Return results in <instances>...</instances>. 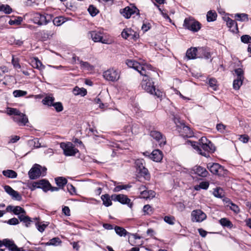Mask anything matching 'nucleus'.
<instances>
[{"instance_id": "nucleus-1", "label": "nucleus", "mask_w": 251, "mask_h": 251, "mask_svg": "<svg viewBox=\"0 0 251 251\" xmlns=\"http://www.w3.org/2000/svg\"><path fill=\"white\" fill-rule=\"evenodd\" d=\"M126 64L128 67L134 69L138 71L140 75L144 76L141 83V87L144 90L157 98L162 97V92L160 90L155 89L154 82L150 77V72L149 71L151 70L152 68L151 65L139 63L132 60H127Z\"/></svg>"}, {"instance_id": "nucleus-2", "label": "nucleus", "mask_w": 251, "mask_h": 251, "mask_svg": "<svg viewBox=\"0 0 251 251\" xmlns=\"http://www.w3.org/2000/svg\"><path fill=\"white\" fill-rule=\"evenodd\" d=\"M7 113L10 115H13V120L19 126H24L28 122L27 116L19 110L14 108H8Z\"/></svg>"}, {"instance_id": "nucleus-3", "label": "nucleus", "mask_w": 251, "mask_h": 251, "mask_svg": "<svg viewBox=\"0 0 251 251\" xmlns=\"http://www.w3.org/2000/svg\"><path fill=\"white\" fill-rule=\"evenodd\" d=\"M203 52V48H189L186 53V57L187 59H193L197 57H205L208 59L210 57V54L209 52H204V54H200L199 52Z\"/></svg>"}, {"instance_id": "nucleus-4", "label": "nucleus", "mask_w": 251, "mask_h": 251, "mask_svg": "<svg viewBox=\"0 0 251 251\" xmlns=\"http://www.w3.org/2000/svg\"><path fill=\"white\" fill-rule=\"evenodd\" d=\"M52 18L51 14L36 13L34 15L33 22L39 25H46L52 20Z\"/></svg>"}, {"instance_id": "nucleus-5", "label": "nucleus", "mask_w": 251, "mask_h": 251, "mask_svg": "<svg viewBox=\"0 0 251 251\" xmlns=\"http://www.w3.org/2000/svg\"><path fill=\"white\" fill-rule=\"evenodd\" d=\"M47 168L35 164L28 172V176L31 179H35L41 176H44L46 174Z\"/></svg>"}, {"instance_id": "nucleus-6", "label": "nucleus", "mask_w": 251, "mask_h": 251, "mask_svg": "<svg viewBox=\"0 0 251 251\" xmlns=\"http://www.w3.org/2000/svg\"><path fill=\"white\" fill-rule=\"evenodd\" d=\"M121 72L118 69L114 68H110L103 72V78L109 81L116 82L120 77Z\"/></svg>"}, {"instance_id": "nucleus-7", "label": "nucleus", "mask_w": 251, "mask_h": 251, "mask_svg": "<svg viewBox=\"0 0 251 251\" xmlns=\"http://www.w3.org/2000/svg\"><path fill=\"white\" fill-rule=\"evenodd\" d=\"M207 168L212 174L219 176H224L227 173V171L219 163H208Z\"/></svg>"}, {"instance_id": "nucleus-8", "label": "nucleus", "mask_w": 251, "mask_h": 251, "mask_svg": "<svg viewBox=\"0 0 251 251\" xmlns=\"http://www.w3.org/2000/svg\"><path fill=\"white\" fill-rule=\"evenodd\" d=\"M183 26L193 32L198 31L201 27V25L199 22L190 18L184 20Z\"/></svg>"}, {"instance_id": "nucleus-9", "label": "nucleus", "mask_w": 251, "mask_h": 251, "mask_svg": "<svg viewBox=\"0 0 251 251\" xmlns=\"http://www.w3.org/2000/svg\"><path fill=\"white\" fill-rule=\"evenodd\" d=\"M60 147L63 150L64 154L66 156H74L78 151V150L75 148L71 142L67 143H61Z\"/></svg>"}, {"instance_id": "nucleus-10", "label": "nucleus", "mask_w": 251, "mask_h": 251, "mask_svg": "<svg viewBox=\"0 0 251 251\" xmlns=\"http://www.w3.org/2000/svg\"><path fill=\"white\" fill-rule=\"evenodd\" d=\"M90 34L95 42H99L103 44H109L112 42V40L104 38L102 35V32L100 31H92L90 32Z\"/></svg>"}, {"instance_id": "nucleus-11", "label": "nucleus", "mask_w": 251, "mask_h": 251, "mask_svg": "<svg viewBox=\"0 0 251 251\" xmlns=\"http://www.w3.org/2000/svg\"><path fill=\"white\" fill-rule=\"evenodd\" d=\"M50 186V184L48 180L41 179L33 182L30 189L32 191H33L36 188H41L43 191L46 192L49 190Z\"/></svg>"}, {"instance_id": "nucleus-12", "label": "nucleus", "mask_w": 251, "mask_h": 251, "mask_svg": "<svg viewBox=\"0 0 251 251\" xmlns=\"http://www.w3.org/2000/svg\"><path fill=\"white\" fill-rule=\"evenodd\" d=\"M111 198L115 201H119L123 204H127L130 208H132L133 203L131 202L130 199L127 198L126 195L123 194H113L111 195Z\"/></svg>"}, {"instance_id": "nucleus-13", "label": "nucleus", "mask_w": 251, "mask_h": 251, "mask_svg": "<svg viewBox=\"0 0 251 251\" xmlns=\"http://www.w3.org/2000/svg\"><path fill=\"white\" fill-rule=\"evenodd\" d=\"M192 221L201 222L206 218V214L200 209L193 210L191 213Z\"/></svg>"}, {"instance_id": "nucleus-14", "label": "nucleus", "mask_w": 251, "mask_h": 251, "mask_svg": "<svg viewBox=\"0 0 251 251\" xmlns=\"http://www.w3.org/2000/svg\"><path fill=\"white\" fill-rule=\"evenodd\" d=\"M121 35L125 39L129 38L134 40H136L139 37V34L131 28L124 29L121 33Z\"/></svg>"}, {"instance_id": "nucleus-15", "label": "nucleus", "mask_w": 251, "mask_h": 251, "mask_svg": "<svg viewBox=\"0 0 251 251\" xmlns=\"http://www.w3.org/2000/svg\"><path fill=\"white\" fill-rule=\"evenodd\" d=\"M150 136L159 143L160 146L166 144V138L159 131L153 130L150 132Z\"/></svg>"}, {"instance_id": "nucleus-16", "label": "nucleus", "mask_w": 251, "mask_h": 251, "mask_svg": "<svg viewBox=\"0 0 251 251\" xmlns=\"http://www.w3.org/2000/svg\"><path fill=\"white\" fill-rule=\"evenodd\" d=\"M178 130L180 135L183 137L190 138L194 135L190 128L183 124H181L180 126L178 127Z\"/></svg>"}, {"instance_id": "nucleus-17", "label": "nucleus", "mask_w": 251, "mask_h": 251, "mask_svg": "<svg viewBox=\"0 0 251 251\" xmlns=\"http://www.w3.org/2000/svg\"><path fill=\"white\" fill-rule=\"evenodd\" d=\"M137 13V15H139V10L134 6L130 7L127 6L122 10L121 14L126 19H129L131 16Z\"/></svg>"}, {"instance_id": "nucleus-18", "label": "nucleus", "mask_w": 251, "mask_h": 251, "mask_svg": "<svg viewBox=\"0 0 251 251\" xmlns=\"http://www.w3.org/2000/svg\"><path fill=\"white\" fill-rule=\"evenodd\" d=\"M3 245L11 251H24L23 248H19L12 240L4 239L3 240Z\"/></svg>"}, {"instance_id": "nucleus-19", "label": "nucleus", "mask_w": 251, "mask_h": 251, "mask_svg": "<svg viewBox=\"0 0 251 251\" xmlns=\"http://www.w3.org/2000/svg\"><path fill=\"white\" fill-rule=\"evenodd\" d=\"M4 189L13 199L17 201H21L22 200V196L19 192L15 191L10 186L5 185L4 186Z\"/></svg>"}, {"instance_id": "nucleus-20", "label": "nucleus", "mask_w": 251, "mask_h": 251, "mask_svg": "<svg viewBox=\"0 0 251 251\" xmlns=\"http://www.w3.org/2000/svg\"><path fill=\"white\" fill-rule=\"evenodd\" d=\"M192 171L195 174L203 177H206L209 174L205 168L200 166H194L192 169Z\"/></svg>"}, {"instance_id": "nucleus-21", "label": "nucleus", "mask_w": 251, "mask_h": 251, "mask_svg": "<svg viewBox=\"0 0 251 251\" xmlns=\"http://www.w3.org/2000/svg\"><path fill=\"white\" fill-rule=\"evenodd\" d=\"M150 158L154 161L160 162L163 158L162 152L159 150H155L151 153Z\"/></svg>"}, {"instance_id": "nucleus-22", "label": "nucleus", "mask_w": 251, "mask_h": 251, "mask_svg": "<svg viewBox=\"0 0 251 251\" xmlns=\"http://www.w3.org/2000/svg\"><path fill=\"white\" fill-rule=\"evenodd\" d=\"M200 147L202 152H205L207 153L206 157L209 156V152H213L215 151V147L213 143L200 145Z\"/></svg>"}, {"instance_id": "nucleus-23", "label": "nucleus", "mask_w": 251, "mask_h": 251, "mask_svg": "<svg viewBox=\"0 0 251 251\" xmlns=\"http://www.w3.org/2000/svg\"><path fill=\"white\" fill-rule=\"evenodd\" d=\"M187 143L189 145H191L195 150H196L198 153L203 156H206L207 153L205 152H202L201 149L200 147L199 142L189 141L187 142Z\"/></svg>"}, {"instance_id": "nucleus-24", "label": "nucleus", "mask_w": 251, "mask_h": 251, "mask_svg": "<svg viewBox=\"0 0 251 251\" xmlns=\"http://www.w3.org/2000/svg\"><path fill=\"white\" fill-rule=\"evenodd\" d=\"M141 197L145 199H151L155 196V193L152 190H143L140 192Z\"/></svg>"}, {"instance_id": "nucleus-25", "label": "nucleus", "mask_w": 251, "mask_h": 251, "mask_svg": "<svg viewBox=\"0 0 251 251\" xmlns=\"http://www.w3.org/2000/svg\"><path fill=\"white\" fill-rule=\"evenodd\" d=\"M226 25L232 32H235L238 30L237 25L235 20L228 18L226 21Z\"/></svg>"}, {"instance_id": "nucleus-26", "label": "nucleus", "mask_w": 251, "mask_h": 251, "mask_svg": "<svg viewBox=\"0 0 251 251\" xmlns=\"http://www.w3.org/2000/svg\"><path fill=\"white\" fill-rule=\"evenodd\" d=\"M101 199L102 201L103 204L106 207L109 206L112 204L111 196L110 197L107 194L102 195L101 196Z\"/></svg>"}, {"instance_id": "nucleus-27", "label": "nucleus", "mask_w": 251, "mask_h": 251, "mask_svg": "<svg viewBox=\"0 0 251 251\" xmlns=\"http://www.w3.org/2000/svg\"><path fill=\"white\" fill-rule=\"evenodd\" d=\"M32 65L33 67L39 70H43L45 67L37 57H34L31 61Z\"/></svg>"}, {"instance_id": "nucleus-28", "label": "nucleus", "mask_w": 251, "mask_h": 251, "mask_svg": "<svg viewBox=\"0 0 251 251\" xmlns=\"http://www.w3.org/2000/svg\"><path fill=\"white\" fill-rule=\"evenodd\" d=\"M54 100V98L51 95L48 96H46L44 99L42 100V102L44 105H47L48 106H52Z\"/></svg>"}, {"instance_id": "nucleus-29", "label": "nucleus", "mask_w": 251, "mask_h": 251, "mask_svg": "<svg viewBox=\"0 0 251 251\" xmlns=\"http://www.w3.org/2000/svg\"><path fill=\"white\" fill-rule=\"evenodd\" d=\"M2 174L4 176L11 178H16L17 176V173L12 170H6L2 171Z\"/></svg>"}, {"instance_id": "nucleus-30", "label": "nucleus", "mask_w": 251, "mask_h": 251, "mask_svg": "<svg viewBox=\"0 0 251 251\" xmlns=\"http://www.w3.org/2000/svg\"><path fill=\"white\" fill-rule=\"evenodd\" d=\"M56 185L60 188H63L67 183V180L63 177H58L55 178Z\"/></svg>"}, {"instance_id": "nucleus-31", "label": "nucleus", "mask_w": 251, "mask_h": 251, "mask_svg": "<svg viewBox=\"0 0 251 251\" xmlns=\"http://www.w3.org/2000/svg\"><path fill=\"white\" fill-rule=\"evenodd\" d=\"M219 223L224 227L231 228L233 227L232 223L227 218H223L219 220Z\"/></svg>"}, {"instance_id": "nucleus-32", "label": "nucleus", "mask_w": 251, "mask_h": 251, "mask_svg": "<svg viewBox=\"0 0 251 251\" xmlns=\"http://www.w3.org/2000/svg\"><path fill=\"white\" fill-rule=\"evenodd\" d=\"M216 128L218 132L222 134L228 132L227 126L222 123L217 124Z\"/></svg>"}, {"instance_id": "nucleus-33", "label": "nucleus", "mask_w": 251, "mask_h": 251, "mask_svg": "<svg viewBox=\"0 0 251 251\" xmlns=\"http://www.w3.org/2000/svg\"><path fill=\"white\" fill-rule=\"evenodd\" d=\"M114 229L116 234L121 237L126 236L128 233V232L125 228L119 226H115Z\"/></svg>"}, {"instance_id": "nucleus-34", "label": "nucleus", "mask_w": 251, "mask_h": 251, "mask_svg": "<svg viewBox=\"0 0 251 251\" xmlns=\"http://www.w3.org/2000/svg\"><path fill=\"white\" fill-rule=\"evenodd\" d=\"M217 14L214 11L210 10L207 13L206 18L207 21L208 22H213L216 20Z\"/></svg>"}, {"instance_id": "nucleus-35", "label": "nucleus", "mask_w": 251, "mask_h": 251, "mask_svg": "<svg viewBox=\"0 0 251 251\" xmlns=\"http://www.w3.org/2000/svg\"><path fill=\"white\" fill-rule=\"evenodd\" d=\"M103 185L100 183H95L93 188L96 195L99 196L102 192Z\"/></svg>"}, {"instance_id": "nucleus-36", "label": "nucleus", "mask_w": 251, "mask_h": 251, "mask_svg": "<svg viewBox=\"0 0 251 251\" xmlns=\"http://www.w3.org/2000/svg\"><path fill=\"white\" fill-rule=\"evenodd\" d=\"M73 93L75 95H81V96H84L87 94V91L85 89L82 88H79L77 87H75L73 89Z\"/></svg>"}, {"instance_id": "nucleus-37", "label": "nucleus", "mask_w": 251, "mask_h": 251, "mask_svg": "<svg viewBox=\"0 0 251 251\" xmlns=\"http://www.w3.org/2000/svg\"><path fill=\"white\" fill-rule=\"evenodd\" d=\"M79 63L80 64L81 68L83 69L89 71H93L94 69V67L87 62H84L80 60L79 61Z\"/></svg>"}, {"instance_id": "nucleus-38", "label": "nucleus", "mask_w": 251, "mask_h": 251, "mask_svg": "<svg viewBox=\"0 0 251 251\" xmlns=\"http://www.w3.org/2000/svg\"><path fill=\"white\" fill-rule=\"evenodd\" d=\"M139 173L142 176L144 177V178L146 180H150L151 178L150 175L148 171V170L146 168H145V167L143 169L140 170L139 171Z\"/></svg>"}, {"instance_id": "nucleus-39", "label": "nucleus", "mask_w": 251, "mask_h": 251, "mask_svg": "<svg viewBox=\"0 0 251 251\" xmlns=\"http://www.w3.org/2000/svg\"><path fill=\"white\" fill-rule=\"evenodd\" d=\"M209 186V183L207 181H202L200 183L199 185L195 186V189L196 190H200V189L206 190L208 189Z\"/></svg>"}, {"instance_id": "nucleus-40", "label": "nucleus", "mask_w": 251, "mask_h": 251, "mask_svg": "<svg viewBox=\"0 0 251 251\" xmlns=\"http://www.w3.org/2000/svg\"><path fill=\"white\" fill-rule=\"evenodd\" d=\"M0 11L5 14H10L12 12V9L8 4H1L0 5Z\"/></svg>"}, {"instance_id": "nucleus-41", "label": "nucleus", "mask_w": 251, "mask_h": 251, "mask_svg": "<svg viewBox=\"0 0 251 251\" xmlns=\"http://www.w3.org/2000/svg\"><path fill=\"white\" fill-rule=\"evenodd\" d=\"M88 11L92 17L96 16L99 12V10L93 5H90L89 6Z\"/></svg>"}, {"instance_id": "nucleus-42", "label": "nucleus", "mask_w": 251, "mask_h": 251, "mask_svg": "<svg viewBox=\"0 0 251 251\" xmlns=\"http://www.w3.org/2000/svg\"><path fill=\"white\" fill-rule=\"evenodd\" d=\"M23 21V18L21 17L14 18V19H10L8 24L10 25H19Z\"/></svg>"}, {"instance_id": "nucleus-43", "label": "nucleus", "mask_w": 251, "mask_h": 251, "mask_svg": "<svg viewBox=\"0 0 251 251\" xmlns=\"http://www.w3.org/2000/svg\"><path fill=\"white\" fill-rule=\"evenodd\" d=\"M244 79L238 78L234 79L233 82V87L235 90H238L242 85Z\"/></svg>"}, {"instance_id": "nucleus-44", "label": "nucleus", "mask_w": 251, "mask_h": 251, "mask_svg": "<svg viewBox=\"0 0 251 251\" xmlns=\"http://www.w3.org/2000/svg\"><path fill=\"white\" fill-rule=\"evenodd\" d=\"M209 86L214 90H216L218 88L217 80L214 78H210L208 81Z\"/></svg>"}, {"instance_id": "nucleus-45", "label": "nucleus", "mask_w": 251, "mask_h": 251, "mask_svg": "<svg viewBox=\"0 0 251 251\" xmlns=\"http://www.w3.org/2000/svg\"><path fill=\"white\" fill-rule=\"evenodd\" d=\"M137 169L139 171L145 167V161L143 159H138L135 161Z\"/></svg>"}, {"instance_id": "nucleus-46", "label": "nucleus", "mask_w": 251, "mask_h": 251, "mask_svg": "<svg viewBox=\"0 0 251 251\" xmlns=\"http://www.w3.org/2000/svg\"><path fill=\"white\" fill-rule=\"evenodd\" d=\"M28 142L30 145H33L35 148H39L42 147L38 138L29 140Z\"/></svg>"}, {"instance_id": "nucleus-47", "label": "nucleus", "mask_w": 251, "mask_h": 251, "mask_svg": "<svg viewBox=\"0 0 251 251\" xmlns=\"http://www.w3.org/2000/svg\"><path fill=\"white\" fill-rule=\"evenodd\" d=\"M164 221L170 225H173L175 224V218L173 216H165Z\"/></svg>"}, {"instance_id": "nucleus-48", "label": "nucleus", "mask_w": 251, "mask_h": 251, "mask_svg": "<svg viewBox=\"0 0 251 251\" xmlns=\"http://www.w3.org/2000/svg\"><path fill=\"white\" fill-rule=\"evenodd\" d=\"M213 195L217 198H222L224 196L223 189L221 188H217L214 190Z\"/></svg>"}, {"instance_id": "nucleus-49", "label": "nucleus", "mask_w": 251, "mask_h": 251, "mask_svg": "<svg viewBox=\"0 0 251 251\" xmlns=\"http://www.w3.org/2000/svg\"><path fill=\"white\" fill-rule=\"evenodd\" d=\"M27 94V92L21 90H16L13 91V95L15 97H21Z\"/></svg>"}, {"instance_id": "nucleus-50", "label": "nucleus", "mask_w": 251, "mask_h": 251, "mask_svg": "<svg viewBox=\"0 0 251 251\" xmlns=\"http://www.w3.org/2000/svg\"><path fill=\"white\" fill-rule=\"evenodd\" d=\"M248 15L246 14H237L235 16L237 20L241 21H248Z\"/></svg>"}, {"instance_id": "nucleus-51", "label": "nucleus", "mask_w": 251, "mask_h": 251, "mask_svg": "<svg viewBox=\"0 0 251 251\" xmlns=\"http://www.w3.org/2000/svg\"><path fill=\"white\" fill-rule=\"evenodd\" d=\"M241 40L245 44L251 43V37L249 35H244L241 37Z\"/></svg>"}, {"instance_id": "nucleus-52", "label": "nucleus", "mask_w": 251, "mask_h": 251, "mask_svg": "<svg viewBox=\"0 0 251 251\" xmlns=\"http://www.w3.org/2000/svg\"><path fill=\"white\" fill-rule=\"evenodd\" d=\"M35 225H36V228H37L38 231L41 232H43L45 230V229L46 228V227L48 226V225H46L45 224H42L39 222L36 223Z\"/></svg>"}, {"instance_id": "nucleus-53", "label": "nucleus", "mask_w": 251, "mask_h": 251, "mask_svg": "<svg viewBox=\"0 0 251 251\" xmlns=\"http://www.w3.org/2000/svg\"><path fill=\"white\" fill-rule=\"evenodd\" d=\"M13 212L15 215H19L21 213H25V210L19 206H15Z\"/></svg>"}, {"instance_id": "nucleus-54", "label": "nucleus", "mask_w": 251, "mask_h": 251, "mask_svg": "<svg viewBox=\"0 0 251 251\" xmlns=\"http://www.w3.org/2000/svg\"><path fill=\"white\" fill-rule=\"evenodd\" d=\"M57 112H61L63 110V106L60 102H54L52 105Z\"/></svg>"}, {"instance_id": "nucleus-55", "label": "nucleus", "mask_w": 251, "mask_h": 251, "mask_svg": "<svg viewBox=\"0 0 251 251\" xmlns=\"http://www.w3.org/2000/svg\"><path fill=\"white\" fill-rule=\"evenodd\" d=\"M237 78L244 79V72L241 68H238L234 70Z\"/></svg>"}, {"instance_id": "nucleus-56", "label": "nucleus", "mask_w": 251, "mask_h": 251, "mask_svg": "<svg viewBox=\"0 0 251 251\" xmlns=\"http://www.w3.org/2000/svg\"><path fill=\"white\" fill-rule=\"evenodd\" d=\"M229 206L230 209L235 213H238L240 212V209L239 207L236 204L232 203V202H229Z\"/></svg>"}, {"instance_id": "nucleus-57", "label": "nucleus", "mask_w": 251, "mask_h": 251, "mask_svg": "<svg viewBox=\"0 0 251 251\" xmlns=\"http://www.w3.org/2000/svg\"><path fill=\"white\" fill-rule=\"evenodd\" d=\"M53 23L55 25L59 26L64 23V21L61 17H56L53 20Z\"/></svg>"}, {"instance_id": "nucleus-58", "label": "nucleus", "mask_w": 251, "mask_h": 251, "mask_svg": "<svg viewBox=\"0 0 251 251\" xmlns=\"http://www.w3.org/2000/svg\"><path fill=\"white\" fill-rule=\"evenodd\" d=\"M131 186L130 185H121L117 186L114 188V191L118 192L123 189H127L130 188Z\"/></svg>"}, {"instance_id": "nucleus-59", "label": "nucleus", "mask_w": 251, "mask_h": 251, "mask_svg": "<svg viewBox=\"0 0 251 251\" xmlns=\"http://www.w3.org/2000/svg\"><path fill=\"white\" fill-rule=\"evenodd\" d=\"M151 27V24L147 22H144L142 26V29L143 30L144 32H146L148 31Z\"/></svg>"}, {"instance_id": "nucleus-60", "label": "nucleus", "mask_w": 251, "mask_h": 251, "mask_svg": "<svg viewBox=\"0 0 251 251\" xmlns=\"http://www.w3.org/2000/svg\"><path fill=\"white\" fill-rule=\"evenodd\" d=\"M50 245L53 246L57 245L61 243V241L58 237L53 238L50 240Z\"/></svg>"}, {"instance_id": "nucleus-61", "label": "nucleus", "mask_w": 251, "mask_h": 251, "mask_svg": "<svg viewBox=\"0 0 251 251\" xmlns=\"http://www.w3.org/2000/svg\"><path fill=\"white\" fill-rule=\"evenodd\" d=\"M212 143L210 141L208 140L205 137H202L199 141L200 145Z\"/></svg>"}, {"instance_id": "nucleus-62", "label": "nucleus", "mask_w": 251, "mask_h": 251, "mask_svg": "<svg viewBox=\"0 0 251 251\" xmlns=\"http://www.w3.org/2000/svg\"><path fill=\"white\" fill-rule=\"evenodd\" d=\"M12 63L15 68L16 69H20L21 66L19 63V60L18 59H15L13 57L12 60Z\"/></svg>"}, {"instance_id": "nucleus-63", "label": "nucleus", "mask_w": 251, "mask_h": 251, "mask_svg": "<svg viewBox=\"0 0 251 251\" xmlns=\"http://www.w3.org/2000/svg\"><path fill=\"white\" fill-rule=\"evenodd\" d=\"M67 187L68 191L71 195H73L75 193V189L72 184H68Z\"/></svg>"}, {"instance_id": "nucleus-64", "label": "nucleus", "mask_w": 251, "mask_h": 251, "mask_svg": "<svg viewBox=\"0 0 251 251\" xmlns=\"http://www.w3.org/2000/svg\"><path fill=\"white\" fill-rule=\"evenodd\" d=\"M143 211L145 214H150L151 212V208L149 204L145 205L143 207Z\"/></svg>"}]
</instances>
